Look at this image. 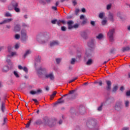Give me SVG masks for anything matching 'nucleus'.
I'll return each instance as SVG.
<instances>
[{
  "label": "nucleus",
  "instance_id": "f257e3e1",
  "mask_svg": "<svg viewBox=\"0 0 130 130\" xmlns=\"http://www.w3.org/2000/svg\"><path fill=\"white\" fill-rule=\"evenodd\" d=\"M50 39L47 32H41L37 37V40L41 44L46 43Z\"/></svg>",
  "mask_w": 130,
  "mask_h": 130
},
{
  "label": "nucleus",
  "instance_id": "f03ea898",
  "mask_svg": "<svg viewBox=\"0 0 130 130\" xmlns=\"http://www.w3.org/2000/svg\"><path fill=\"white\" fill-rule=\"evenodd\" d=\"M123 108V106L122 105V102L117 101L116 102L114 107V109L115 110V111L118 112H121Z\"/></svg>",
  "mask_w": 130,
  "mask_h": 130
},
{
  "label": "nucleus",
  "instance_id": "7ed1b4c3",
  "mask_svg": "<svg viewBox=\"0 0 130 130\" xmlns=\"http://www.w3.org/2000/svg\"><path fill=\"white\" fill-rule=\"evenodd\" d=\"M45 124L48 125L50 127H52L56 124V121L55 120H51L48 118H45Z\"/></svg>",
  "mask_w": 130,
  "mask_h": 130
},
{
  "label": "nucleus",
  "instance_id": "20e7f679",
  "mask_svg": "<svg viewBox=\"0 0 130 130\" xmlns=\"http://www.w3.org/2000/svg\"><path fill=\"white\" fill-rule=\"evenodd\" d=\"M115 33V29H110L109 32H108V37H109V40L110 42L114 41V34Z\"/></svg>",
  "mask_w": 130,
  "mask_h": 130
},
{
  "label": "nucleus",
  "instance_id": "39448f33",
  "mask_svg": "<svg viewBox=\"0 0 130 130\" xmlns=\"http://www.w3.org/2000/svg\"><path fill=\"white\" fill-rule=\"evenodd\" d=\"M45 79H49L50 81H54L55 76L53 73H46L44 76Z\"/></svg>",
  "mask_w": 130,
  "mask_h": 130
},
{
  "label": "nucleus",
  "instance_id": "423d86ee",
  "mask_svg": "<svg viewBox=\"0 0 130 130\" xmlns=\"http://www.w3.org/2000/svg\"><path fill=\"white\" fill-rule=\"evenodd\" d=\"M80 35L81 37L84 39H87L88 38V31H83L80 33Z\"/></svg>",
  "mask_w": 130,
  "mask_h": 130
},
{
  "label": "nucleus",
  "instance_id": "0eeeda50",
  "mask_svg": "<svg viewBox=\"0 0 130 130\" xmlns=\"http://www.w3.org/2000/svg\"><path fill=\"white\" fill-rule=\"evenodd\" d=\"M106 83H107V91H110L111 89V85H112V83L109 80H107L106 81Z\"/></svg>",
  "mask_w": 130,
  "mask_h": 130
},
{
  "label": "nucleus",
  "instance_id": "6e6552de",
  "mask_svg": "<svg viewBox=\"0 0 130 130\" xmlns=\"http://www.w3.org/2000/svg\"><path fill=\"white\" fill-rule=\"evenodd\" d=\"M46 69L44 68L41 67L38 70V75H43V73H46Z\"/></svg>",
  "mask_w": 130,
  "mask_h": 130
},
{
  "label": "nucleus",
  "instance_id": "1a4fd4ad",
  "mask_svg": "<svg viewBox=\"0 0 130 130\" xmlns=\"http://www.w3.org/2000/svg\"><path fill=\"white\" fill-rule=\"evenodd\" d=\"M88 124L91 125L92 126H95L97 124V121L96 119H91L88 122Z\"/></svg>",
  "mask_w": 130,
  "mask_h": 130
},
{
  "label": "nucleus",
  "instance_id": "9d476101",
  "mask_svg": "<svg viewBox=\"0 0 130 130\" xmlns=\"http://www.w3.org/2000/svg\"><path fill=\"white\" fill-rule=\"evenodd\" d=\"M13 18H8V19H5L3 22H0V25L1 24H4L7 23H10L11 21H13Z\"/></svg>",
  "mask_w": 130,
  "mask_h": 130
},
{
  "label": "nucleus",
  "instance_id": "9b49d317",
  "mask_svg": "<svg viewBox=\"0 0 130 130\" xmlns=\"http://www.w3.org/2000/svg\"><path fill=\"white\" fill-rule=\"evenodd\" d=\"M114 99L113 98H108L106 100V103L108 104H111L113 102H114Z\"/></svg>",
  "mask_w": 130,
  "mask_h": 130
},
{
  "label": "nucleus",
  "instance_id": "f8f14e48",
  "mask_svg": "<svg viewBox=\"0 0 130 130\" xmlns=\"http://www.w3.org/2000/svg\"><path fill=\"white\" fill-rule=\"evenodd\" d=\"M59 44V42L58 41H53L50 42V45L51 47H53L56 45H58Z\"/></svg>",
  "mask_w": 130,
  "mask_h": 130
},
{
  "label": "nucleus",
  "instance_id": "ddd939ff",
  "mask_svg": "<svg viewBox=\"0 0 130 130\" xmlns=\"http://www.w3.org/2000/svg\"><path fill=\"white\" fill-rule=\"evenodd\" d=\"M68 28L69 29H71L73 28V24H74V21L72 20L69 21L68 22Z\"/></svg>",
  "mask_w": 130,
  "mask_h": 130
},
{
  "label": "nucleus",
  "instance_id": "4468645a",
  "mask_svg": "<svg viewBox=\"0 0 130 130\" xmlns=\"http://www.w3.org/2000/svg\"><path fill=\"white\" fill-rule=\"evenodd\" d=\"M21 30V26L19 24H16L14 26V31L15 32L19 31Z\"/></svg>",
  "mask_w": 130,
  "mask_h": 130
},
{
  "label": "nucleus",
  "instance_id": "2eb2a0df",
  "mask_svg": "<svg viewBox=\"0 0 130 130\" xmlns=\"http://www.w3.org/2000/svg\"><path fill=\"white\" fill-rule=\"evenodd\" d=\"M108 17L109 18V19H110V20L112 21V22L114 21V15L113 13L109 12V15L108 16Z\"/></svg>",
  "mask_w": 130,
  "mask_h": 130
},
{
  "label": "nucleus",
  "instance_id": "dca6fc26",
  "mask_svg": "<svg viewBox=\"0 0 130 130\" xmlns=\"http://www.w3.org/2000/svg\"><path fill=\"white\" fill-rule=\"evenodd\" d=\"M85 112V107L83 106L79 107V113L81 114H84Z\"/></svg>",
  "mask_w": 130,
  "mask_h": 130
},
{
  "label": "nucleus",
  "instance_id": "f3484780",
  "mask_svg": "<svg viewBox=\"0 0 130 130\" xmlns=\"http://www.w3.org/2000/svg\"><path fill=\"white\" fill-rule=\"evenodd\" d=\"M28 36H21V41L23 42V43H26V41L28 39Z\"/></svg>",
  "mask_w": 130,
  "mask_h": 130
},
{
  "label": "nucleus",
  "instance_id": "a211bd4d",
  "mask_svg": "<svg viewBox=\"0 0 130 130\" xmlns=\"http://www.w3.org/2000/svg\"><path fill=\"white\" fill-rule=\"evenodd\" d=\"M9 58H10L8 57V56H7V59H6L7 62H8L9 66H10V67H13V63L11 61V59H9Z\"/></svg>",
  "mask_w": 130,
  "mask_h": 130
},
{
  "label": "nucleus",
  "instance_id": "6ab92c4d",
  "mask_svg": "<svg viewBox=\"0 0 130 130\" xmlns=\"http://www.w3.org/2000/svg\"><path fill=\"white\" fill-rule=\"evenodd\" d=\"M11 4L12 5V6L13 8H15L16 7H19V4L18 3L16 2L13 1L12 2Z\"/></svg>",
  "mask_w": 130,
  "mask_h": 130
},
{
  "label": "nucleus",
  "instance_id": "aec40b11",
  "mask_svg": "<svg viewBox=\"0 0 130 130\" xmlns=\"http://www.w3.org/2000/svg\"><path fill=\"white\" fill-rule=\"evenodd\" d=\"M10 53H11V55H7L8 57H10V58H12V57L17 55L16 52H11Z\"/></svg>",
  "mask_w": 130,
  "mask_h": 130
},
{
  "label": "nucleus",
  "instance_id": "412c9836",
  "mask_svg": "<svg viewBox=\"0 0 130 130\" xmlns=\"http://www.w3.org/2000/svg\"><path fill=\"white\" fill-rule=\"evenodd\" d=\"M9 70V68L8 66H5L4 67L3 69V73H7Z\"/></svg>",
  "mask_w": 130,
  "mask_h": 130
},
{
  "label": "nucleus",
  "instance_id": "4be33fe9",
  "mask_svg": "<svg viewBox=\"0 0 130 130\" xmlns=\"http://www.w3.org/2000/svg\"><path fill=\"white\" fill-rule=\"evenodd\" d=\"M104 36L103 34H100L98 35L96 37L97 39H99V40H101L103 39Z\"/></svg>",
  "mask_w": 130,
  "mask_h": 130
},
{
  "label": "nucleus",
  "instance_id": "5701e85b",
  "mask_svg": "<svg viewBox=\"0 0 130 130\" xmlns=\"http://www.w3.org/2000/svg\"><path fill=\"white\" fill-rule=\"evenodd\" d=\"M92 63H93V60L92 59H89L86 61V66H91Z\"/></svg>",
  "mask_w": 130,
  "mask_h": 130
},
{
  "label": "nucleus",
  "instance_id": "b1692460",
  "mask_svg": "<svg viewBox=\"0 0 130 130\" xmlns=\"http://www.w3.org/2000/svg\"><path fill=\"white\" fill-rule=\"evenodd\" d=\"M129 50H130V47L128 46L123 47L122 48V50H121V51L123 52H124L125 51H128Z\"/></svg>",
  "mask_w": 130,
  "mask_h": 130
},
{
  "label": "nucleus",
  "instance_id": "393cba45",
  "mask_svg": "<svg viewBox=\"0 0 130 130\" xmlns=\"http://www.w3.org/2000/svg\"><path fill=\"white\" fill-rule=\"evenodd\" d=\"M85 54H86V56L88 57H90L92 56V53H91L90 50H88L86 51V53H85Z\"/></svg>",
  "mask_w": 130,
  "mask_h": 130
},
{
  "label": "nucleus",
  "instance_id": "a878e982",
  "mask_svg": "<svg viewBox=\"0 0 130 130\" xmlns=\"http://www.w3.org/2000/svg\"><path fill=\"white\" fill-rule=\"evenodd\" d=\"M88 45L89 47L93 48L94 46V41H89L88 43Z\"/></svg>",
  "mask_w": 130,
  "mask_h": 130
},
{
  "label": "nucleus",
  "instance_id": "bb28decb",
  "mask_svg": "<svg viewBox=\"0 0 130 130\" xmlns=\"http://www.w3.org/2000/svg\"><path fill=\"white\" fill-rule=\"evenodd\" d=\"M63 96L62 95L61 98H60V99H58V101L57 102V104H64V100H62V99H63Z\"/></svg>",
  "mask_w": 130,
  "mask_h": 130
},
{
  "label": "nucleus",
  "instance_id": "cd10ccee",
  "mask_svg": "<svg viewBox=\"0 0 130 130\" xmlns=\"http://www.w3.org/2000/svg\"><path fill=\"white\" fill-rule=\"evenodd\" d=\"M27 36V31L26 30L22 29L21 31V36Z\"/></svg>",
  "mask_w": 130,
  "mask_h": 130
},
{
  "label": "nucleus",
  "instance_id": "c85d7f7f",
  "mask_svg": "<svg viewBox=\"0 0 130 130\" xmlns=\"http://www.w3.org/2000/svg\"><path fill=\"white\" fill-rule=\"evenodd\" d=\"M31 53V51L30 50H28L25 52V53L24 54L23 57L24 58L29 54H30Z\"/></svg>",
  "mask_w": 130,
  "mask_h": 130
},
{
  "label": "nucleus",
  "instance_id": "c756f323",
  "mask_svg": "<svg viewBox=\"0 0 130 130\" xmlns=\"http://www.w3.org/2000/svg\"><path fill=\"white\" fill-rule=\"evenodd\" d=\"M118 89V87L116 85L114 86L113 87V90H112V93H115V92H116V91H117Z\"/></svg>",
  "mask_w": 130,
  "mask_h": 130
},
{
  "label": "nucleus",
  "instance_id": "7c9ffc66",
  "mask_svg": "<svg viewBox=\"0 0 130 130\" xmlns=\"http://www.w3.org/2000/svg\"><path fill=\"white\" fill-rule=\"evenodd\" d=\"M42 123V121L41 120L39 119L36 121L35 124L37 125H41Z\"/></svg>",
  "mask_w": 130,
  "mask_h": 130
},
{
  "label": "nucleus",
  "instance_id": "2f4dec72",
  "mask_svg": "<svg viewBox=\"0 0 130 130\" xmlns=\"http://www.w3.org/2000/svg\"><path fill=\"white\" fill-rule=\"evenodd\" d=\"M8 10L10 11H11L13 9H14V8H13V5H12V3L8 6Z\"/></svg>",
  "mask_w": 130,
  "mask_h": 130
},
{
  "label": "nucleus",
  "instance_id": "473e14b6",
  "mask_svg": "<svg viewBox=\"0 0 130 130\" xmlns=\"http://www.w3.org/2000/svg\"><path fill=\"white\" fill-rule=\"evenodd\" d=\"M103 104H102L101 106H100V107L98 108V111H99V112L102 111L103 110Z\"/></svg>",
  "mask_w": 130,
  "mask_h": 130
},
{
  "label": "nucleus",
  "instance_id": "72a5a7b5",
  "mask_svg": "<svg viewBox=\"0 0 130 130\" xmlns=\"http://www.w3.org/2000/svg\"><path fill=\"white\" fill-rule=\"evenodd\" d=\"M5 16L7 17H12L13 16H12V14H11L10 12H8L6 13Z\"/></svg>",
  "mask_w": 130,
  "mask_h": 130
},
{
  "label": "nucleus",
  "instance_id": "f704fd0d",
  "mask_svg": "<svg viewBox=\"0 0 130 130\" xmlns=\"http://www.w3.org/2000/svg\"><path fill=\"white\" fill-rule=\"evenodd\" d=\"M14 9L15 11V12H17V13L20 12V8H18V7H16Z\"/></svg>",
  "mask_w": 130,
  "mask_h": 130
},
{
  "label": "nucleus",
  "instance_id": "c9c22d12",
  "mask_svg": "<svg viewBox=\"0 0 130 130\" xmlns=\"http://www.w3.org/2000/svg\"><path fill=\"white\" fill-rule=\"evenodd\" d=\"M124 102H125V107H128L129 104V102L128 101H125Z\"/></svg>",
  "mask_w": 130,
  "mask_h": 130
},
{
  "label": "nucleus",
  "instance_id": "e433bc0d",
  "mask_svg": "<svg viewBox=\"0 0 130 130\" xmlns=\"http://www.w3.org/2000/svg\"><path fill=\"white\" fill-rule=\"evenodd\" d=\"M40 4L45 5L46 4V2L45 1V0H39Z\"/></svg>",
  "mask_w": 130,
  "mask_h": 130
},
{
  "label": "nucleus",
  "instance_id": "4c0bfd02",
  "mask_svg": "<svg viewBox=\"0 0 130 130\" xmlns=\"http://www.w3.org/2000/svg\"><path fill=\"white\" fill-rule=\"evenodd\" d=\"M79 12H80V9H75V15H78Z\"/></svg>",
  "mask_w": 130,
  "mask_h": 130
},
{
  "label": "nucleus",
  "instance_id": "58836bf2",
  "mask_svg": "<svg viewBox=\"0 0 130 130\" xmlns=\"http://www.w3.org/2000/svg\"><path fill=\"white\" fill-rule=\"evenodd\" d=\"M14 75L15 76L16 78H19V75L16 71H14Z\"/></svg>",
  "mask_w": 130,
  "mask_h": 130
},
{
  "label": "nucleus",
  "instance_id": "ea45409f",
  "mask_svg": "<svg viewBox=\"0 0 130 130\" xmlns=\"http://www.w3.org/2000/svg\"><path fill=\"white\" fill-rule=\"evenodd\" d=\"M75 61H76V59L74 58H72V59H71V64H75Z\"/></svg>",
  "mask_w": 130,
  "mask_h": 130
},
{
  "label": "nucleus",
  "instance_id": "a19ab883",
  "mask_svg": "<svg viewBox=\"0 0 130 130\" xmlns=\"http://www.w3.org/2000/svg\"><path fill=\"white\" fill-rule=\"evenodd\" d=\"M78 78L77 77H75L74 78H73V79L69 81V84H71V83H73V82H75V81H76V80H77Z\"/></svg>",
  "mask_w": 130,
  "mask_h": 130
},
{
  "label": "nucleus",
  "instance_id": "79ce46f5",
  "mask_svg": "<svg viewBox=\"0 0 130 130\" xmlns=\"http://www.w3.org/2000/svg\"><path fill=\"white\" fill-rule=\"evenodd\" d=\"M41 57L40 56H38L37 58L36 59V61L37 62H40L41 61Z\"/></svg>",
  "mask_w": 130,
  "mask_h": 130
},
{
  "label": "nucleus",
  "instance_id": "37998d69",
  "mask_svg": "<svg viewBox=\"0 0 130 130\" xmlns=\"http://www.w3.org/2000/svg\"><path fill=\"white\" fill-rule=\"evenodd\" d=\"M87 19H85L82 21V22H81V25H84L85 24L87 23Z\"/></svg>",
  "mask_w": 130,
  "mask_h": 130
},
{
  "label": "nucleus",
  "instance_id": "c03bdc74",
  "mask_svg": "<svg viewBox=\"0 0 130 130\" xmlns=\"http://www.w3.org/2000/svg\"><path fill=\"white\" fill-rule=\"evenodd\" d=\"M107 22V20L106 19H104L102 21V24L105 25Z\"/></svg>",
  "mask_w": 130,
  "mask_h": 130
},
{
  "label": "nucleus",
  "instance_id": "a18cd8bd",
  "mask_svg": "<svg viewBox=\"0 0 130 130\" xmlns=\"http://www.w3.org/2000/svg\"><path fill=\"white\" fill-rule=\"evenodd\" d=\"M20 38V36L19 34H16V35L15 36V38L16 40H19Z\"/></svg>",
  "mask_w": 130,
  "mask_h": 130
},
{
  "label": "nucleus",
  "instance_id": "49530a36",
  "mask_svg": "<svg viewBox=\"0 0 130 130\" xmlns=\"http://www.w3.org/2000/svg\"><path fill=\"white\" fill-rule=\"evenodd\" d=\"M23 70L24 71V72H25V73H26V74H27V73H28V69H27V68L26 67H23Z\"/></svg>",
  "mask_w": 130,
  "mask_h": 130
},
{
  "label": "nucleus",
  "instance_id": "de8ad7c7",
  "mask_svg": "<svg viewBox=\"0 0 130 130\" xmlns=\"http://www.w3.org/2000/svg\"><path fill=\"white\" fill-rule=\"evenodd\" d=\"M117 16L120 19H122V17L121 16V13L120 12H117Z\"/></svg>",
  "mask_w": 130,
  "mask_h": 130
},
{
  "label": "nucleus",
  "instance_id": "09e8293b",
  "mask_svg": "<svg viewBox=\"0 0 130 130\" xmlns=\"http://www.w3.org/2000/svg\"><path fill=\"white\" fill-rule=\"evenodd\" d=\"M79 26V24L78 23H76V24H74V25H73V27L74 28H78Z\"/></svg>",
  "mask_w": 130,
  "mask_h": 130
},
{
  "label": "nucleus",
  "instance_id": "8fccbe9b",
  "mask_svg": "<svg viewBox=\"0 0 130 130\" xmlns=\"http://www.w3.org/2000/svg\"><path fill=\"white\" fill-rule=\"evenodd\" d=\"M58 20L57 19H54L51 21V23L53 24H56V22H57Z\"/></svg>",
  "mask_w": 130,
  "mask_h": 130
},
{
  "label": "nucleus",
  "instance_id": "3c124183",
  "mask_svg": "<svg viewBox=\"0 0 130 130\" xmlns=\"http://www.w3.org/2000/svg\"><path fill=\"white\" fill-rule=\"evenodd\" d=\"M99 17L100 18H103V17H104V13H100V15H99Z\"/></svg>",
  "mask_w": 130,
  "mask_h": 130
},
{
  "label": "nucleus",
  "instance_id": "603ef678",
  "mask_svg": "<svg viewBox=\"0 0 130 130\" xmlns=\"http://www.w3.org/2000/svg\"><path fill=\"white\" fill-rule=\"evenodd\" d=\"M90 24L92 26H95V22L94 21H90Z\"/></svg>",
  "mask_w": 130,
  "mask_h": 130
},
{
  "label": "nucleus",
  "instance_id": "864d4df0",
  "mask_svg": "<svg viewBox=\"0 0 130 130\" xmlns=\"http://www.w3.org/2000/svg\"><path fill=\"white\" fill-rule=\"evenodd\" d=\"M30 94L31 95H35V94H37L36 91L32 90L30 92Z\"/></svg>",
  "mask_w": 130,
  "mask_h": 130
},
{
  "label": "nucleus",
  "instance_id": "5fc2aeb1",
  "mask_svg": "<svg viewBox=\"0 0 130 130\" xmlns=\"http://www.w3.org/2000/svg\"><path fill=\"white\" fill-rule=\"evenodd\" d=\"M8 51L9 53H11V51H12V46H9L8 47Z\"/></svg>",
  "mask_w": 130,
  "mask_h": 130
},
{
  "label": "nucleus",
  "instance_id": "6e6d98bb",
  "mask_svg": "<svg viewBox=\"0 0 130 130\" xmlns=\"http://www.w3.org/2000/svg\"><path fill=\"white\" fill-rule=\"evenodd\" d=\"M111 8V4L107 5V10H109Z\"/></svg>",
  "mask_w": 130,
  "mask_h": 130
},
{
  "label": "nucleus",
  "instance_id": "4d7b16f0",
  "mask_svg": "<svg viewBox=\"0 0 130 130\" xmlns=\"http://www.w3.org/2000/svg\"><path fill=\"white\" fill-rule=\"evenodd\" d=\"M72 3H73V5L75 6L76 5H77V2L76 0H73L72 1Z\"/></svg>",
  "mask_w": 130,
  "mask_h": 130
},
{
  "label": "nucleus",
  "instance_id": "13d9d810",
  "mask_svg": "<svg viewBox=\"0 0 130 130\" xmlns=\"http://www.w3.org/2000/svg\"><path fill=\"white\" fill-rule=\"evenodd\" d=\"M42 89H38L37 91H36L37 94H40V93H42Z\"/></svg>",
  "mask_w": 130,
  "mask_h": 130
},
{
  "label": "nucleus",
  "instance_id": "bf43d9fd",
  "mask_svg": "<svg viewBox=\"0 0 130 130\" xmlns=\"http://www.w3.org/2000/svg\"><path fill=\"white\" fill-rule=\"evenodd\" d=\"M56 61L57 63H60V61H61V59L60 58H56Z\"/></svg>",
  "mask_w": 130,
  "mask_h": 130
},
{
  "label": "nucleus",
  "instance_id": "052dcab7",
  "mask_svg": "<svg viewBox=\"0 0 130 130\" xmlns=\"http://www.w3.org/2000/svg\"><path fill=\"white\" fill-rule=\"evenodd\" d=\"M67 30V28L65 26H62L61 27V30L65 31Z\"/></svg>",
  "mask_w": 130,
  "mask_h": 130
},
{
  "label": "nucleus",
  "instance_id": "680f3d73",
  "mask_svg": "<svg viewBox=\"0 0 130 130\" xmlns=\"http://www.w3.org/2000/svg\"><path fill=\"white\" fill-rule=\"evenodd\" d=\"M52 9L54 11L57 10V6H53L52 7Z\"/></svg>",
  "mask_w": 130,
  "mask_h": 130
},
{
  "label": "nucleus",
  "instance_id": "e2e57ef3",
  "mask_svg": "<svg viewBox=\"0 0 130 130\" xmlns=\"http://www.w3.org/2000/svg\"><path fill=\"white\" fill-rule=\"evenodd\" d=\"M61 21H60V20H59L58 21L57 20V25H58V26H60L61 25Z\"/></svg>",
  "mask_w": 130,
  "mask_h": 130
},
{
  "label": "nucleus",
  "instance_id": "0e129e2a",
  "mask_svg": "<svg viewBox=\"0 0 130 130\" xmlns=\"http://www.w3.org/2000/svg\"><path fill=\"white\" fill-rule=\"evenodd\" d=\"M129 128L128 127H124L122 128V130H129Z\"/></svg>",
  "mask_w": 130,
  "mask_h": 130
},
{
  "label": "nucleus",
  "instance_id": "69168bd1",
  "mask_svg": "<svg viewBox=\"0 0 130 130\" xmlns=\"http://www.w3.org/2000/svg\"><path fill=\"white\" fill-rule=\"evenodd\" d=\"M23 68H24V67H22L21 65H19V66H18V69H19V70H23Z\"/></svg>",
  "mask_w": 130,
  "mask_h": 130
},
{
  "label": "nucleus",
  "instance_id": "338daca9",
  "mask_svg": "<svg viewBox=\"0 0 130 130\" xmlns=\"http://www.w3.org/2000/svg\"><path fill=\"white\" fill-rule=\"evenodd\" d=\"M126 95H127V96H130V91H126Z\"/></svg>",
  "mask_w": 130,
  "mask_h": 130
},
{
  "label": "nucleus",
  "instance_id": "774afa93",
  "mask_svg": "<svg viewBox=\"0 0 130 130\" xmlns=\"http://www.w3.org/2000/svg\"><path fill=\"white\" fill-rule=\"evenodd\" d=\"M15 49H18L19 48V45L18 44H16L15 46Z\"/></svg>",
  "mask_w": 130,
  "mask_h": 130
}]
</instances>
